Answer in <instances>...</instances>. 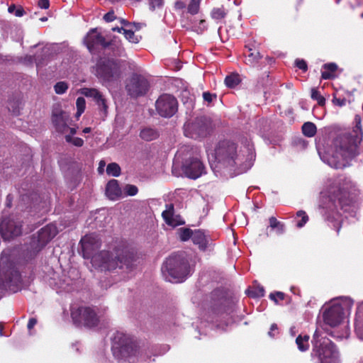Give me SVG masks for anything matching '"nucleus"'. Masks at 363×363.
<instances>
[{"label":"nucleus","instance_id":"obj_18","mask_svg":"<svg viewBox=\"0 0 363 363\" xmlns=\"http://www.w3.org/2000/svg\"><path fill=\"white\" fill-rule=\"evenodd\" d=\"M82 94L86 97L93 98L100 111L103 112L105 116H106L108 112L106 100L99 90L92 88H84L82 89Z\"/></svg>","mask_w":363,"mask_h":363},{"label":"nucleus","instance_id":"obj_24","mask_svg":"<svg viewBox=\"0 0 363 363\" xmlns=\"http://www.w3.org/2000/svg\"><path fill=\"white\" fill-rule=\"evenodd\" d=\"M323 69L321 78L323 79H331L335 77L337 65L335 62L326 63L323 65Z\"/></svg>","mask_w":363,"mask_h":363},{"label":"nucleus","instance_id":"obj_33","mask_svg":"<svg viewBox=\"0 0 363 363\" xmlns=\"http://www.w3.org/2000/svg\"><path fill=\"white\" fill-rule=\"evenodd\" d=\"M179 239L183 241H187L190 238L192 239L194 231L190 228H181L178 230Z\"/></svg>","mask_w":363,"mask_h":363},{"label":"nucleus","instance_id":"obj_37","mask_svg":"<svg viewBox=\"0 0 363 363\" xmlns=\"http://www.w3.org/2000/svg\"><path fill=\"white\" fill-rule=\"evenodd\" d=\"M296 216L301 218V220L296 223V227L298 228L303 227L309 220L307 213L302 210H300L296 213Z\"/></svg>","mask_w":363,"mask_h":363},{"label":"nucleus","instance_id":"obj_35","mask_svg":"<svg viewBox=\"0 0 363 363\" xmlns=\"http://www.w3.org/2000/svg\"><path fill=\"white\" fill-rule=\"evenodd\" d=\"M265 294L264 287L261 285H257L253 287V289L249 293L250 296L252 298H260L263 297Z\"/></svg>","mask_w":363,"mask_h":363},{"label":"nucleus","instance_id":"obj_61","mask_svg":"<svg viewBox=\"0 0 363 363\" xmlns=\"http://www.w3.org/2000/svg\"><path fill=\"white\" fill-rule=\"evenodd\" d=\"M133 26H135V29L136 30H139L142 27V23H133Z\"/></svg>","mask_w":363,"mask_h":363},{"label":"nucleus","instance_id":"obj_28","mask_svg":"<svg viewBox=\"0 0 363 363\" xmlns=\"http://www.w3.org/2000/svg\"><path fill=\"white\" fill-rule=\"evenodd\" d=\"M224 82L227 87L233 89L241 82V79L238 73H232L225 77Z\"/></svg>","mask_w":363,"mask_h":363},{"label":"nucleus","instance_id":"obj_46","mask_svg":"<svg viewBox=\"0 0 363 363\" xmlns=\"http://www.w3.org/2000/svg\"><path fill=\"white\" fill-rule=\"evenodd\" d=\"M103 19L106 22H112L114 20L116 19V16L115 15L114 11L113 9L110 10L108 13H106Z\"/></svg>","mask_w":363,"mask_h":363},{"label":"nucleus","instance_id":"obj_29","mask_svg":"<svg viewBox=\"0 0 363 363\" xmlns=\"http://www.w3.org/2000/svg\"><path fill=\"white\" fill-rule=\"evenodd\" d=\"M309 335H299L296 339V343L298 348L301 352H305L309 348Z\"/></svg>","mask_w":363,"mask_h":363},{"label":"nucleus","instance_id":"obj_10","mask_svg":"<svg viewBox=\"0 0 363 363\" xmlns=\"http://www.w3.org/2000/svg\"><path fill=\"white\" fill-rule=\"evenodd\" d=\"M57 228L54 224H48L42 228L37 235H33L29 243L30 254L35 255L41 251L57 234Z\"/></svg>","mask_w":363,"mask_h":363},{"label":"nucleus","instance_id":"obj_4","mask_svg":"<svg viewBox=\"0 0 363 363\" xmlns=\"http://www.w3.org/2000/svg\"><path fill=\"white\" fill-rule=\"evenodd\" d=\"M162 272L167 280L174 283L184 281L191 274V267L184 251L170 255L162 264Z\"/></svg>","mask_w":363,"mask_h":363},{"label":"nucleus","instance_id":"obj_50","mask_svg":"<svg viewBox=\"0 0 363 363\" xmlns=\"http://www.w3.org/2000/svg\"><path fill=\"white\" fill-rule=\"evenodd\" d=\"M37 324V319L35 318H31L29 319L27 328L30 330L34 328V326Z\"/></svg>","mask_w":363,"mask_h":363},{"label":"nucleus","instance_id":"obj_54","mask_svg":"<svg viewBox=\"0 0 363 363\" xmlns=\"http://www.w3.org/2000/svg\"><path fill=\"white\" fill-rule=\"evenodd\" d=\"M25 11L22 7H20L15 10V16L17 17H21L25 14Z\"/></svg>","mask_w":363,"mask_h":363},{"label":"nucleus","instance_id":"obj_45","mask_svg":"<svg viewBox=\"0 0 363 363\" xmlns=\"http://www.w3.org/2000/svg\"><path fill=\"white\" fill-rule=\"evenodd\" d=\"M295 65L298 69L302 70L303 72H306L308 70V65L306 62L303 59H296L295 60Z\"/></svg>","mask_w":363,"mask_h":363},{"label":"nucleus","instance_id":"obj_19","mask_svg":"<svg viewBox=\"0 0 363 363\" xmlns=\"http://www.w3.org/2000/svg\"><path fill=\"white\" fill-rule=\"evenodd\" d=\"M69 121V115L60 111L58 113H53L52 116V123L58 133H64L67 131L69 126L68 122Z\"/></svg>","mask_w":363,"mask_h":363},{"label":"nucleus","instance_id":"obj_60","mask_svg":"<svg viewBox=\"0 0 363 363\" xmlns=\"http://www.w3.org/2000/svg\"><path fill=\"white\" fill-rule=\"evenodd\" d=\"M121 21V24H122V25H123V26H129V25H130V24H131V23H130V22H128L127 20L123 19V18L121 19V21Z\"/></svg>","mask_w":363,"mask_h":363},{"label":"nucleus","instance_id":"obj_38","mask_svg":"<svg viewBox=\"0 0 363 363\" xmlns=\"http://www.w3.org/2000/svg\"><path fill=\"white\" fill-rule=\"evenodd\" d=\"M65 138L67 143H72L76 147H80L84 145V140L81 138L72 137L70 135H67Z\"/></svg>","mask_w":363,"mask_h":363},{"label":"nucleus","instance_id":"obj_44","mask_svg":"<svg viewBox=\"0 0 363 363\" xmlns=\"http://www.w3.org/2000/svg\"><path fill=\"white\" fill-rule=\"evenodd\" d=\"M125 193L127 196H135L138 192V189L136 186L133 184H126L124 188Z\"/></svg>","mask_w":363,"mask_h":363},{"label":"nucleus","instance_id":"obj_53","mask_svg":"<svg viewBox=\"0 0 363 363\" xmlns=\"http://www.w3.org/2000/svg\"><path fill=\"white\" fill-rule=\"evenodd\" d=\"M278 327L276 323H273L271 325L270 330L269 331L268 334L271 337H274L275 334L273 333L274 331L277 330Z\"/></svg>","mask_w":363,"mask_h":363},{"label":"nucleus","instance_id":"obj_59","mask_svg":"<svg viewBox=\"0 0 363 363\" xmlns=\"http://www.w3.org/2000/svg\"><path fill=\"white\" fill-rule=\"evenodd\" d=\"M16 10V6L14 4H11V6H9L8 8V11L9 13H13Z\"/></svg>","mask_w":363,"mask_h":363},{"label":"nucleus","instance_id":"obj_34","mask_svg":"<svg viewBox=\"0 0 363 363\" xmlns=\"http://www.w3.org/2000/svg\"><path fill=\"white\" fill-rule=\"evenodd\" d=\"M311 97L313 100L317 101L318 104L323 106L325 104V99L323 96L317 88L311 89Z\"/></svg>","mask_w":363,"mask_h":363},{"label":"nucleus","instance_id":"obj_7","mask_svg":"<svg viewBox=\"0 0 363 363\" xmlns=\"http://www.w3.org/2000/svg\"><path fill=\"white\" fill-rule=\"evenodd\" d=\"M70 316L73 324L77 328H93L99 323V317L95 310L86 306L72 307Z\"/></svg>","mask_w":363,"mask_h":363},{"label":"nucleus","instance_id":"obj_22","mask_svg":"<svg viewBox=\"0 0 363 363\" xmlns=\"http://www.w3.org/2000/svg\"><path fill=\"white\" fill-rule=\"evenodd\" d=\"M192 242L199 246L201 251H206L208 247V240L203 230L198 229L194 231Z\"/></svg>","mask_w":363,"mask_h":363},{"label":"nucleus","instance_id":"obj_58","mask_svg":"<svg viewBox=\"0 0 363 363\" xmlns=\"http://www.w3.org/2000/svg\"><path fill=\"white\" fill-rule=\"evenodd\" d=\"M111 30H112V31H113V32L121 33L122 30L123 31V30H125V28H122V27H121V28H119V27H118V26H116V27L112 28V29H111Z\"/></svg>","mask_w":363,"mask_h":363},{"label":"nucleus","instance_id":"obj_40","mask_svg":"<svg viewBox=\"0 0 363 363\" xmlns=\"http://www.w3.org/2000/svg\"><path fill=\"white\" fill-rule=\"evenodd\" d=\"M76 106L77 108V116H79L84 113L86 107V101L83 97H78L76 101Z\"/></svg>","mask_w":363,"mask_h":363},{"label":"nucleus","instance_id":"obj_20","mask_svg":"<svg viewBox=\"0 0 363 363\" xmlns=\"http://www.w3.org/2000/svg\"><path fill=\"white\" fill-rule=\"evenodd\" d=\"M245 63L250 66L255 67L259 61L262 58V55L259 51L256 49L254 45H245Z\"/></svg>","mask_w":363,"mask_h":363},{"label":"nucleus","instance_id":"obj_27","mask_svg":"<svg viewBox=\"0 0 363 363\" xmlns=\"http://www.w3.org/2000/svg\"><path fill=\"white\" fill-rule=\"evenodd\" d=\"M228 14L227 9L224 6L215 7L211 11V17L215 21H221L224 19Z\"/></svg>","mask_w":363,"mask_h":363},{"label":"nucleus","instance_id":"obj_25","mask_svg":"<svg viewBox=\"0 0 363 363\" xmlns=\"http://www.w3.org/2000/svg\"><path fill=\"white\" fill-rule=\"evenodd\" d=\"M5 281L11 284H16L21 280V274L15 267H11L4 274Z\"/></svg>","mask_w":363,"mask_h":363},{"label":"nucleus","instance_id":"obj_5","mask_svg":"<svg viewBox=\"0 0 363 363\" xmlns=\"http://www.w3.org/2000/svg\"><path fill=\"white\" fill-rule=\"evenodd\" d=\"M111 350L113 356L118 359L130 361L140 354L137 340L132 335L122 331H116L113 334Z\"/></svg>","mask_w":363,"mask_h":363},{"label":"nucleus","instance_id":"obj_55","mask_svg":"<svg viewBox=\"0 0 363 363\" xmlns=\"http://www.w3.org/2000/svg\"><path fill=\"white\" fill-rule=\"evenodd\" d=\"M12 200H13V196L11 194H9L6 196V207H8V208H11V206H12Z\"/></svg>","mask_w":363,"mask_h":363},{"label":"nucleus","instance_id":"obj_56","mask_svg":"<svg viewBox=\"0 0 363 363\" xmlns=\"http://www.w3.org/2000/svg\"><path fill=\"white\" fill-rule=\"evenodd\" d=\"M185 6H186V4L182 1H177L175 3V8L177 9H182L185 8Z\"/></svg>","mask_w":363,"mask_h":363},{"label":"nucleus","instance_id":"obj_62","mask_svg":"<svg viewBox=\"0 0 363 363\" xmlns=\"http://www.w3.org/2000/svg\"><path fill=\"white\" fill-rule=\"evenodd\" d=\"M265 60L267 61V63L270 65L274 62V59L273 57H267Z\"/></svg>","mask_w":363,"mask_h":363},{"label":"nucleus","instance_id":"obj_15","mask_svg":"<svg viewBox=\"0 0 363 363\" xmlns=\"http://www.w3.org/2000/svg\"><path fill=\"white\" fill-rule=\"evenodd\" d=\"M22 233L21 222L13 216L3 218L0 223V233L5 240H9Z\"/></svg>","mask_w":363,"mask_h":363},{"label":"nucleus","instance_id":"obj_36","mask_svg":"<svg viewBox=\"0 0 363 363\" xmlns=\"http://www.w3.org/2000/svg\"><path fill=\"white\" fill-rule=\"evenodd\" d=\"M200 1L201 0H191L187 10L189 13L191 15H195L199 13L200 9Z\"/></svg>","mask_w":363,"mask_h":363},{"label":"nucleus","instance_id":"obj_26","mask_svg":"<svg viewBox=\"0 0 363 363\" xmlns=\"http://www.w3.org/2000/svg\"><path fill=\"white\" fill-rule=\"evenodd\" d=\"M160 134L158 131L152 128H144L140 130V137L145 141H152L157 139Z\"/></svg>","mask_w":363,"mask_h":363},{"label":"nucleus","instance_id":"obj_42","mask_svg":"<svg viewBox=\"0 0 363 363\" xmlns=\"http://www.w3.org/2000/svg\"><path fill=\"white\" fill-rule=\"evenodd\" d=\"M285 294L281 291H276L271 293L269 296V298L273 301L276 304L279 303V300H284L285 298Z\"/></svg>","mask_w":363,"mask_h":363},{"label":"nucleus","instance_id":"obj_8","mask_svg":"<svg viewBox=\"0 0 363 363\" xmlns=\"http://www.w3.org/2000/svg\"><path fill=\"white\" fill-rule=\"evenodd\" d=\"M213 129L211 119L206 116L197 117L184 125L185 136L195 140L207 137Z\"/></svg>","mask_w":363,"mask_h":363},{"label":"nucleus","instance_id":"obj_57","mask_svg":"<svg viewBox=\"0 0 363 363\" xmlns=\"http://www.w3.org/2000/svg\"><path fill=\"white\" fill-rule=\"evenodd\" d=\"M106 163L104 161L101 160L100 162H99V172H102L103 170H104V167L105 166Z\"/></svg>","mask_w":363,"mask_h":363},{"label":"nucleus","instance_id":"obj_13","mask_svg":"<svg viewBox=\"0 0 363 363\" xmlns=\"http://www.w3.org/2000/svg\"><path fill=\"white\" fill-rule=\"evenodd\" d=\"M150 88L147 79L143 75L134 73L128 79L125 89L133 98H138L147 94Z\"/></svg>","mask_w":363,"mask_h":363},{"label":"nucleus","instance_id":"obj_52","mask_svg":"<svg viewBox=\"0 0 363 363\" xmlns=\"http://www.w3.org/2000/svg\"><path fill=\"white\" fill-rule=\"evenodd\" d=\"M9 109L10 110L11 108H12V112L14 115H18L19 114V109L18 108V105L16 106V103H13V105H12L11 103L9 104Z\"/></svg>","mask_w":363,"mask_h":363},{"label":"nucleus","instance_id":"obj_17","mask_svg":"<svg viewBox=\"0 0 363 363\" xmlns=\"http://www.w3.org/2000/svg\"><path fill=\"white\" fill-rule=\"evenodd\" d=\"M344 316V308L340 304L333 305L323 313L324 322L331 327H335L340 324Z\"/></svg>","mask_w":363,"mask_h":363},{"label":"nucleus","instance_id":"obj_49","mask_svg":"<svg viewBox=\"0 0 363 363\" xmlns=\"http://www.w3.org/2000/svg\"><path fill=\"white\" fill-rule=\"evenodd\" d=\"M333 103L338 106H343L346 104V99L345 98L340 99V98H336L334 97L333 99Z\"/></svg>","mask_w":363,"mask_h":363},{"label":"nucleus","instance_id":"obj_32","mask_svg":"<svg viewBox=\"0 0 363 363\" xmlns=\"http://www.w3.org/2000/svg\"><path fill=\"white\" fill-rule=\"evenodd\" d=\"M121 169L120 166L116 162H111L107 165L106 174L113 177L120 176Z\"/></svg>","mask_w":363,"mask_h":363},{"label":"nucleus","instance_id":"obj_39","mask_svg":"<svg viewBox=\"0 0 363 363\" xmlns=\"http://www.w3.org/2000/svg\"><path fill=\"white\" fill-rule=\"evenodd\" d=\"M69 86L65 82H57L54 86V90L57 94H63L68 89Z\"/></svg>","mask_w":363,"mask_h":363},{"label":"nucleus","instance_id":"obj_48","mask_svg":"<svg viewBox=\"0 0 363 363\" xmlns=\"http://www.w3.org/2000/svg\"><path fill=\"white\" fill-rule=\"evenodd\" d=\"M38 6L40 9H48L50 6V1L49 0H39L38 2Z\"/></svg>","mask_w":363,"mask_h":363},{"label":"nucleus","instance_id":"obj_9","mask_svg":"<svg viewBox=\"0 0 363 363\" xmlns=\"http://www.w3.org/2000/svg\"><path fill=\"white\" fill-rule=\"evenodd\" d=\"M121 62L118 60L108 58L101 59L96 65V74L104 82H115L121 77Z\"/></svg>","mask_w":363,"mask_h":363},{"label":"nucleus","instance_id":"obj_63","mask_svg":"<svg viewBox=\"0 0 363 363\" xmlns=\"http://www.w3.org/2000/svg\"><path fill=\"white\" fill-rule=\"evenodd\" d=\"M124 51V48H123L122 47H118L117 48V52L116 53V55H120L121 54V52H123Z\"/></svg>","mask_w":363,"mask_h":363},{"label":"nucleus","instance_id":"obj_16","mask_svg":"<svg viewBox=\"0 0 363 363\" xmlns=\"http://www.w3.org/2000/svg\"><path fill=\"white\" fill-rule=\"evenodd\" d=\"M184 174L189 179H196L205 174V167L198 158L186 160L182 166Z\"/></svg>","mask_w":363,"mask_h":363},{"label":"nucleus","instance_id":"obj_51","mask_svg":"<svg viewBox=\"0 0 363 363\" xmlns=\"http://www.w3.org/2000/svg\"><path fill=\"white\" fill-rule=\"evenodd\" d=\"M207 29V25L205 20H200L199 25L198 27V30H200L201 33L203 32Z\"/></svg>","mask_w":363,"mask_h":363},{"label":"nucleus","instance_id":"obj_2","mask_svg":"<svg viewBox=\"0 0 363 363\" xmlns=\"http://www.w3.org/2000/svg\"><path fill=\"white\" fill-rule=\"evenodd\" d=\"M354 133L339 135L334 141L335 152L330 164L335 169H343L358 155V145L362 140L361 117H354Z\"/></svg>","mask_w":363,"mask_h":363},{"label":"nucleus","instance_id":"obj_21","mask_svg":"<svg viewBox=\"0 0 363 363\" xmlns=\"http://www.w3.org/2000/svg\"><path fill=\"white\" fill-rule=\"evenodd\" d=\"M106 194L112 201L117 200L121 196L122 191L116 179H111L107 183Z\"/></svg>","mask_w":363,"mask_h":363},{"label":"nucleus","instance_id":"obj_11","mask_svg":"<svg viewBox=\"0 0 363 363\" xmlns=\"http://www.w3.org/2000/svg\"><path fill=\"white\" fill-rule=\"evenodd\" d=\"M237 149L236 143L228 140H221L214 150L215 159L219 163L233 166L238 157Z\"/></svg>","mask_w":363,"mask_h":363},{"label":"nucleus","instance_id":"obj_30","mask_svg":"<svg viewBox=\"0 0 363 363\" xmlns=\"http://www.w3.org/2000/svg\"><path fill=\"white\" fill-rule=\"evenodd\" d=\"M301 129L303 134L308 138L313 137L317 132V128L312 122L304 123Z\"/></svg>","mask_w":363,"mask_h":363},{"label":"nucleus","instance_id":"obj_14","mask_svg":"<svg viewBox=\"0 0 363 363\" xmlns=\"http://www.w3.org/2000/svg\"><path fill=\"white\" fill-rule=\"evenodd\" d=\"M156 111L164 118L173 116L178 110V102L172 95L164 94L161 95L155 103Z\"/></svg>","mask_w":363,"mask_h":363},{"label":"nucleus","instance_id":"obj_43","mask_svg":"<svg viewBox=\"0 0 363 363\" xmlns=\"http://www.w3.org/2000/svg\"><path fill=\"white\" fill-rule=\"evenodd\" d=\"M164 4L163 0H149V9L152 11L156 9H160L162 7Z\"/></svg>","mask_w":363,"mask_h":363},{"label":"nucleus","instance_id":"obj_6","mask_svg":"<svg viewBox=\"0 0 363 363\" xmlns=\"http://www.w3.org/2000/svg\"><path fill=\"white\" fill-rule=\"evenodd\" d=\"M313 354L320 363H337L338 352L335 345L327 337H322L318 331L313 337Z\"/></svg>","mask_w":363,"mask_h":363},{"label":"nucleus","instance_id":"obj_41","mask_svg":"<svg viewBox=\"0 0 363 363\" xmlns=\"http://www.w3.org/2000/svg\"><path fill=\"white\" fill-rule=\"evenodd\" d=\"M123 34L125 38L130 43H138L139 42V39L137 36H135L134 32L131 30H123Z\"/></svg>","mask_w":363,"mask_h":363},{"label":"nucleus","instance_id":"obj_3","mask_svg":"<svg viewBox=\"0 0 363 363\" xmlns=\"http://www.w3.org/2000/svg\"><path fill=\"white\" fill-rule=\"evenodd\" d=\"M233 311L232 301L222 289H216L211 293L210 306L205 312L203 318L207 322L216 323L218 327L227 325Z\"/></svg>","mask_w":363,"mask_h":363},{"label":"nucleus","instance_id":"obj_31","mask_svg":"<svg viewBox=\"0 0 363 363\" xmlns=\"http://www.w3.org/2000/svg\"><path fill=\"white\" fill-rule=\"evenodd\" d=\"M269 227L272 229H275L277 233L281 235L285 232L284 223L279 221L275 217L272 216L269 218Z\"/></svg>","mask_w":363,"mask_h":363},{"label":"nucleus","instance_id":"obj_1","mask_svg":"<svg viewBox=\"0 0 363 363\" xmlns=\"http://www.w3.org/2000/svg\"><path fill=\"white\" fill-rule=\"evenodd\" d=\"M79 245L83 257L91 259L92 264L101 271L112 272L124 267L129 269L135 260L134 253L123 245H117L112 252L102 250L94 255L101 242L97 236L92 234L82 238Z\"/></svg>","mask_w":363,"mask_h":363},{"label":"nucleus","instance_id":"obj_47","mask_svg":"<svg viewBox=\"0 0 363 363\" xmlns=\"http://www.w3.org/2000/svg\"><path fill=\"white\" fill-rule=\"evenodd\" d=\"M203 98L204 101L211 103L213 98H216V94H212L208 91H205L203 93Z\"/></svg>","mask_w":363,"mask_h":363},{"label":"nucleus","instance_id":"obj_12","mask_svg":"<svg viewBox=\"0 0 363 363\" xmlns=\"http://www.w3.org/2000/svg\"><path fill=\"white\" fill-rule=\"evenodd\" d=\"M84 43L89 51L95 55L101 49H106L113 45V40L106 41L101 33L97 31V28H91L84 38ZM111 49H113L111 48Z\"/></svg>","mask_w":363,"mask_h":363},{"label":"nucleus","instance_id":"obj_64","mask_svg":"<svg viewBox=\"0 0 363 363\" xmlns=\"http://www.w3.org/2000/svg\"><path fill=\"white\" fill-rule=\"evenodd\" d=\"M68 130H69L70 135H73L76 133L77 130L74 128H69Z\"/></svg>","mask_w":363,"mask_h":363},{"label":"nucleus","instance_id":"obj_23","mask_svg":"<svg viewBox=\"0 0 363 363\" xmlns=\"http://www.w3.org/2000/svg\"><path fill=\"white\" fill-rule=\"evenodd\" d=\"M174 205L169 204L167 206V208L164 210L162 213V216L163 219L164 220L165 223L170 226H177L179 225L182 224V223H178L174 218Z\"/></svg>","mask_w":363,"mask_h":363}]
</instances>
